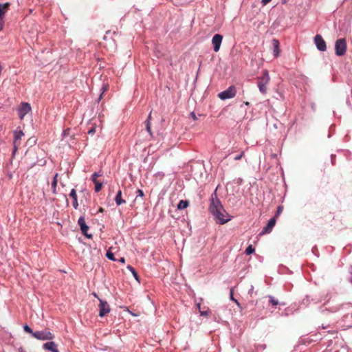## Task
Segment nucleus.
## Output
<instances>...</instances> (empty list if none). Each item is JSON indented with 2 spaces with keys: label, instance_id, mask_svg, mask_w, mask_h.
Instances as JSON below:
<instances>
[{
  "label": "nucleus",
  "instance_id": "nucleus-21",
  "mask_svg": "<svg viewBox=\"0 0 352 352\" xmlns=\"http://www.w3.org/2000/svg\"><path fill=\"white\" fill-rule=\"evenodd\" d=\"M127 269L131 272V273L133 275V276L135 277V278L137 280H138V273L136 272V271L135 270V269L131 265H128Z\"/></svg>",
  "mask_w": 352,
  "mask_h": 352
},
{
  "label": "nucleus",
  "instance_id": "nucleus-20",
  "mask_svg": "<svg viewBox=\"0 0 352 352\" xmlns=\"http://www.w3.org/2000/svg\"><path fill=\"white\" fill-rule=\"evenodd\" d=\"M58 173H56L54 177V180L52 182V191L54 194L56 193V186H57V183H58V180H57V177H58Z\"/></svg>",
  "mask_w": 352,
  "mask_h": 352
},
{
  "label": "nucleus",
  "instance_id": "nucleus-15",
  "mask_svg": "<svg viewBox=\"0 0 352 352\" xmlns=\"http://www.w3.org/2000/svg\"><path fill=\"white\" fill-rule=\"evenodd\" d=\"M11 4L8 2L0 3V18H4L5 14L10 9Z\"/></svg>",
  "mask_w": 352,
  "mask_h": 352
},
{
  "label": "nucleus",
  "instance_id": "nucleus-13",
  "mask_svg": "<svg viewBox=\"0 0 352 352\" xmlns=\"http://www.w3.org/2000/svg\"><path fill=\"white\" fill-rule=\"evenodd\" d=\"M43 349L48 350L51 352H59L58 350V345L54 342H47L43 344Z\"/></svg>",
  "mask_w": 352,
  "mask_h": 352
},
{
  "label": "nucleus",
  "instance_id": "nucleus-35",
  "mask_svg": "<svg viewBox=\"0 0 352 352\" xmlns=\"http://www.w3.org/2000/svg\"><path fill=\"white\" fill-rule=\"evenodd\" d=\"M272 0H262L261 1V3H263V6H265L267 5V3H269Z\"/></svg>",
  "mask_w": 352,
  "mask_h": 352
},
{
  "label": "nucleus",
  "instance_id": "nucleus-6",
  "mask_svg": "<svg viewBox=\"0 0 352 352\" xmlns=\"http://www.w3.org/2000/svg\"><path fill=\"white\" fill-rule=\"evenodd\" d=\"M236 94V87L234 86H230L226 90L219 93L218 96L221 100H226L234 98Z\"/></svg>",
  "mask_w": 352,
  "mask_h": 352
},
{
  "label": "nucleus",
  "instance_id": "nucleus-26",
  "mask_svg": "<svg viewBox=\"0 0 352 352\" xmlns=\"http://www.w3.org/2000/svg\"><path fill=\"white\" fill-rule=\"evenodd\" d=\"M23 329L25 332L31 333L32 336H33V333H34V331H33L32 329L28 324L23 326Z\"/></svg>",
  "mask_w": 352,
  "mask_h": 352
},
{
  "label": "nucleus",
  "instance_id": "nucleus-27",
  "mask_svg": "<svg viewBox=\"0 0 352 352\" xmlns=\"http://www.w3.org/2000/svg\"><path fill=\"white\" fill-rule=\"evenodd\" d=\"M254 252V248L252 247V245H249L246 250H245V253L249 255V254H252L253 252Z\"/></svg>",
  "mask_w": 352,
  "mask_h": 352
},
{
  "label": "nucleus",
  "instance_id": "nucleus-14",
  "mask_svg": "<svg viewBox=\"0 0 352 352\" xmlns=\"http://www.w3.org/2000/svg\"><path fill=\"white\" fill-rule=\"evenodd\" d=\"M272 45H273V53L276 58L279 56L280 55V43L278 39L274 38L272 40Z\"/></svg>",
  "mask_w": 352,
  "mask_h": 352
},
{
  "label": "nucleus",
  "instance_id": "nucleus-30",
  "mask_svg": "<svg viewBox=\"0 0 352 352\" xmlns=\"http://www.w3.org/2000/svg\"><path fill=\"white\" fill-rule=\"evenodd\" d=\"M245 155V152L242 151L241 153L234 157V160L236 161L240 160Z\"/></svg>",
  "mask_w": 352,
  "mask_h": 352
},
{
  "label": "nucleus",
  "instance_id": "nucleus-9",
  "mask_svg": "<svg viewBox=\"0 0 352 352\" xmlns=\"http://www.w3.org/2000/svg\"><path fill=\"white\" fill-rule=\"evenodd\" d=\"M99 316L103 317L110 311V307L107 302L101 299H99Z\"/></svg>",
  "mask_w": 352,
  "mask_h": 352
},
{
  "label": "nucleus",
  "instance_id": "nucleus-17",
  "mask_svg": "<svg viewBox=\"0 0 352 352\" xmlns=\"http://www.w3.org/2000/svg\"><path fill=\"white\" fill-rule=\"evenodd\" d=\"M115 201L118 206L124 204L126 201L122 197V190H119L115 197Z\"/></svg>",
  "mask_w": 352,
  "mask_h": 352
},
{
  "label": "nucleus",
  "instance_id": "nucleus-25",
  "mask_svg": "<svg viewBox=\"0 0 352 352\" xmlns=\"http://www.w3.org/2000/svg\"><path fill=\"white\" fill-rule=\"evenodd\" d=\"M106 256L111 260V261H116V258L114 257V254L110 251V250H109L106 254Z\"/></svg>",
  "mask_w": 352,
  "mask_h": 352
},
{
  "label": "nucleus",
  "instance_id": "nucleus-33",
  "mask_svg": "<svg viewBox=\"0 0 352 352\" xmlns=\"http://www.w3.org/2000/svg\"><path fill=\"white\" fill-rule=\"evenodd\" d=\"M4 18H0V31H1L4 26Z\"/></svg>",
  "mask_w": 352,
  "mask_h": 352
},
{
  "label": "nucleus",
  "instance_id": "nucleus-1",
  "mask_svg": "<svg viewBox=\"0 0 352 352\" xmlns=\"http://www.w3.org/2000/svg\"><path fill=\"white\" fill-rule=\"evenodd\" d=\"M209 210L214 216L216 221L219 224H224L230 220L229 218H226L228 214L217 198L216 192L211 195Z\"/></svg>",
  "mask_w": 352,
  "mask_h": 352
},
{
  "label": "nucleus",
  "instance_id": "nucleus-23",
  "mask_svg": "<svg viewBox=\"0 0 352 352\" xmlns=\"http://www.w3.org/2000/svg\"><path fill=\"white\" fill-rule=\"evenodd\" d=\"M108 89H109V85H108V84H104V85H102V88H101L102 93H101V94H100V97H99V100H100V99L102 98L103 94H104L106 91H107V90H108Z\"/></svg>",
  "mask_w": 352,
  "mask_h": 352
},
{
  "label": "nucleus",
  "instance_id": "nucleus-40",
  "mask_svg": "<svg viewBox=\"0 0 352 352\" xmlns=\"http://www.w3.org/2000/svg\"><path fill=\"white\" fill-rule=\"evenodd\" d=\"M245 104H246V105H248V104H249V102H245Z\"/></svg>",
  "mask_w": 352,
  "mask_h": 352
},
{
  "label": "nucleus",
  "instance_id": "nucleus-4",
  "mask_svg": "<svg viewBox=\"0 0 352 352\" xmlns=\"http://www.w3.org/2000/svg\"><path fill=\"white\" fill-rule=\"evenodd\" d=\"M33 337L39 340H52L54 338V335L48 329H45L34 331Z\"/></svg>",
  "mask_w": 352,
  "mask_h": 352
},
{
  "label": "nucleus",
  "instance_id": "nucleus-34",
  "mask_svg": "<svg viewBox=\"0 0 352 352\" xmlns=\"http://www.w3.org/2000/svg\"><path fill=\"white\" fill-rule=\"evenodd\" d=\"M253 292H254V286L252 285L248 292V294L250 296V297H252Z\"/></svg>",
  "mask_w": 352,
  "mask_h": 352
},
{
  "label": "nucleus",
  "instance_id": "nucleus-38",
  "mask_svg": "<svg viewBox=\"0 0 352 352\" xmlns=\"http://www.w3.org/2000/svg\"><path fill=\"white\" fill-rule=\"evenodd\" d=\"M119 261L120 263H125V259H124V258L122 257V258H120Z\"/></svg>",
  "mask_w": 352,
  "mask_h": 352
},
{
  "label": "nucleus",
  "instance_id": "nucleus-19",
  "mask_svg": "<svg viewBox=\"0 0 352 352\" xmlns=\"http://www.w3.org/2000/svg\"><path fill=\"white\" fill-rule=\"evenodd\" d=\"M188 206H189V202L188 201L181 200L177 205V208L179 210H183V209L186 208Z\"/></svg>",
  "mask_w": 352,
  "mask_h": 352
},
{
  "label": "nucleus",
  "instance_id": "nucleus-7",
  "mask_svg": "<svg viewBox=\"0 0 352 352\" xmlns=\"http://www.w3.org/2000/svg\"><path fill=\"white\" fill-rule=\"evenodd\" d=\"M78 223L82 233L88 239L92 238V234L87 232L89 227L87 226L85 219L83 217L78 219Z\"/></svg>",
  "mask_w": 352,
  "mask_h": 352
},
{
  "label": "nucleus",
  "instance_id": "nucleus-24",
  "mask_svg": "<svg viewBox=\"0 0 352 352\" xmlns=\"http://www.w3.org/2000/svg\"><path fill=\"white\" fill-rule=\"evenodd\" d=\"M269 298H270V302L274 305V306H276L278 305V300L275 299L273 296H269Z\"/></svg>",
  "mask_w": 352,
  "mask_h": 352
},
{
  "label": "nucleus",
  "instance_id": "nucleus-2",
  "mask_svg": "<svg viewBox=\"0 0 352 352\" xmlns=\"http://www.w3.org/2000/svg\"><path fill=\"white\" fill-rule=\"evenodd\" d=\"M270 77L267 70H264L262 75L257 79V85L259 91L265 94L267 93V85L269 84Z\"/></svg>",
  "mask_w": 352,
  "mask_h": 352
},
{
  "label": "nucleus",
  "instance_id": "nucleus-29",
  "mask_svg": "<svg viewBox=\"0 0 352 352\" xmlns=\"http://www.w3.org/2000/svg\"><path fill=\"white\" fill-rule=\"evenodd\" d=\"M101 175L98 173H94L91 176V180L94 183L98 182L97 178L100 177Z\"/></svg>",
  "mask_w": 352,
  "mask_h": 352
},
{
  "label": "nucleus",
  "instance_id": "nucleus-22",
  "mask_svg": "<svg viewBox=\"0 0 352 352\" xmlns=\"http://www.w3.org/2000/svg\"><path fill=\"white\" fill-rule=\"evenodd\" d=\"M94 184H95V191L96 192H98L102 187V184L98 181L97 182H95Z\"/></svg>",
  "mask_w": 352,
  "mask_h": 352
},
{
  "label": "nucleus",
  "instance_id": "nucleus-12",
  "mask_svg": "<svg viewBox=\"0 0 352 352\" xmlns=\"http://www.w3.org/2000/svg\"><path fill=\"white\" fill-rule=\"evenodd\" d=\"M276 217H273L267 223V224L266 225V226H265L263 228V230L261 231V232L260 233L261 235H263V234H268V233H270L273 229V228L274 227L275 224H276Z\"/></svg>",
  "mask_w": 352,
  "mask_h": 352
},
{
  "label": "nucleus",
  "instance_id": "nucleus-36",
  "mask_svg": "<svg viewBox=\"0 0 352 352\" xmlns=\"http://www.w3.org/2000/svg\"><path fill=\"white\" fill-rule=\"evenodd\" d=\"M201 315L204 316H208V311H201Z\"/></svg>",
  "mask_w": 352,
  "mask_h": 352
},
{
  "label": "nucleus",
  "instance_id": "nucleus-8",
  "mask_svg": "<svg viewBox=\"0 0 352 352\" xmlns=\"http://www.w3.org/2000/svg\"><path fill=\"white\" fill-rule=\"evenodd\" d=\"M314 42L317 48L320 51L324 52L327 50L326 43L321 35L317 34L314 37Z\"/></svg>",
  "mask_w": 352,
  "mask_h": 352
},
{
  "label": "nucleus",
  "instance_id": "nucleus-37",
  "mask_svg": "<svg viewBox=\"0 0 352 352\" xmlns=\"http://www.w3.org/2000/svg\"><path fill=\"white\" fill-rule=\"evenodd\" d=\"M190 115H191V116H192L193 120H196L197 119L196 115H195V113L194 112H192Z\"/></svg>",
  "mask_w": 352,
  "mask_h": 352
},
{
  "label": "nucleus",
  "instance_id": "nucleus-31",
  "mask_svg": "<svg viewBox=\"0 0 352 352\" xmlns=\"http://www.w3.org/2000/svg\"><path fill=\"white\" fill-rule=\"evenodd\" d=\"M136 193H137V196H136V198H138V197H142L144 196V192L142 190L140 189H138L137 191H136Z\"/></svg>",
  "mask_w": 352,
  "mask_h": 352
},
{
  "label": "nucleus",
  "instance_id": "nucleus-5",
  "mask_svg": "<svg viewBox=\"0 0 352 352\" xmlns=\"http://www.w3.org/2000/svg\"><path fill=\"white\" fill-rule=\"evenodd\" d=\"M336 54L338 56H343L346 51V42L345 38H339L335 44Z\"/></svg>",
  "mask_w": 352,
  "mask_h": 352
},
{
  "label": "nucleus",
  "instance_id": "nucleus-11",
  "mask_svg": "<svg viewBox=\"0 0 352 352\" xmlns=\"http://www.w3.org/2000/svg\"><path fill=\"white\" fill-rule=\"evenodd\" d=\"M222 40L223 36L221 34H217L213 36L212 43L215 52H217L219 50Z\"/></svg>",
  "mask_w": 352,
  "mask_h": 352
},
{
  "label": "nucleus",
  "instance_id": "nucleus-3",
  "mask_svg": "<svg viewBox=\"0 0 352 352\" xmlns=\"http://www.w3.org/2000/svg\"><path fill=\"white\" fill-rule=\"evenodd\" d=\"M24 136V133L17 129L14 131V140H13V151H12V157H14L15 154L19 149V148L21 145L22 138Z\"/></svg>",
  "mask_w": 352,
  "mask_h": 352
},
{
  "label": "nucleus",
  "instance_id": "nucleus-39",
  "mask_svg": "<svg viewBox=\"0 0 352 352\" xmlns=\"http://www.w3.org/2000/svg\"><path fill=\"white\" fill-rule=\"evenodd\" d=\"M103 210H103V208H100L99 209V212H103Z\"/></svg>",
  "mask_w": 352,
  "mask_h": 352
},
{
  "label": "nucleus",
  "instance_id": "nucleus-32",
  "mask_svg": "<svg viewBox=\"0 0 352 352\" xmlns=\"http://www.w3.org/2000/svg\"><path fill=\"white\" fill-rule=\"evenodd\" d=\"M230 297H231V300H233L234 302H235L236 303V305L239 307H240L239 302L236 299H234L233 297L232 290H231V292H230Z\"/></svg>",
  "mask_w": 352,
  "mask_h": 352
},
{
  "label": "nucleus",
  "instance_id": "nucleus-28",
  "mask_svg": "<svg viewBox=\"0 0 352 352\" xmlns=\"http://www.w3.org/2000/svg\"><path fill=\"white\" fill-rule=\"evenodd\" d=\"M283 206H278L277 208V210H276V215L274 217H278L283 212Z\"/></svg>",
  "mask_w": 352,
  "mask_h": 352
},
{
  "label": "nucleus",
  "instance_id": "nucleus-16",
  "mask_svg": "<svg viewBox=\"0 0 352 352\" xmlns=\"http://www.w3.org/2000/svg\"><path fill=\"white\" fill-rule=\"evenodd\" d=\"M69 196L73 199V206L75 209L78 207V203L77 200V194L75 189H72L70 192Z\"/></svg>",
  "mask_w": 352,
  "mask_h": 352
},
{
  "label": "nucleus",
  "instance_id": "nucleus-18",
  "mask_svg": "<svg viewBox=\"0 0 352 352\" xmlns=\"http://www.w3.org/2000/svg\"><path fill=\"white\" fill-rule=\"evenodd\" d=\"M151 118V113H150V114L148 115V119L145 121V125H146V131L148 132V133L150 134L151 136H153V133H152V131L151 129V121H150Z\"/></svg>",
  "mask_w": 352,
  "mask_h": 352
},
{
  "label": "nucleus",
  "instance_id": "nucleus-10",
  "mask_svg": "<svg viewBox=\"0 0 352 352\" xmlns=\"http://www.w3.org/2000/svg\"><path fill=\"white\" fill-rule=\"evenodd\" d=\"M31 111V106L29 103L22 102L19 109V116L20 119H23L24 116Z\"/></svg>",
  "mask_w": 352,
  "mask_h": 352
}]
</instances>
